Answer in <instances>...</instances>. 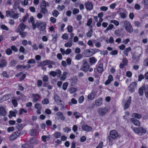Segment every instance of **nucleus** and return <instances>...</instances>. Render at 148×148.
Masks as SVG:
<instances>
[{
    "label": "nucleus",
    "instance_id": "f257e3e1",
    "mask_svg": "<svg viewBox=\"0 0 148 148\" xmlns=\"http://www.w3.org/2000/svg\"><path fill=\"white\" fill-rule=\"evenodd\" d=\"M119 136V135L116 130H111L107 139L109 144L112 145L113 144V140L117 139Z\"/></svg>",
    "mask_w": 148,
    "mask_h": 148
},
{
    "label": "nucleus",
    "instance_id": "f03ea898",
    "mask_svg": "<svg viewBox=\"0 0 148 148\" xmlns=\"http://www.w3.org/2000/svg\"><path fill=\"white\" fill-rule=\"evenodd\" d=\"M134 132L139 136H143L146 133V129L143 127H131Z\"/></svg>",
    "mask_w": 148,
    "mask_h": 148
},
{
    "label": "nucleus",
    "instance_id": "7ed1b4c3",
    "mask_svg": "<svg viewBox=\"0 0 148 148\" xmlns=\"http://www.w3.org/2000/svg\"><path fill=\"white\" fill-rule=\"evenodd\" d=\"M145 93L146 97L148 98V86L145 85L140 88L138 90L139 94L140 95H143L144 92Z\"/></svg>",
    "mask_w": 148,
    "mask_h": 148
},
{
    "label": "nucleus",
    "instance_id": "20e7f679",
    "mask_svg": "<svg viewBox=\"0 0 148 148\" xmlns=\"http://www.w3.org/2000/svg\"><path fill=\"white\" fill-rule=\"evenodd\" d=\"M36 28L37 27L40 30H43L46 27V23L44 22L38 21L36 22Z\"/></svg>",
    "mask_w": 148,
    "mask_h": 148
},
{
    "label": "nucleus",
    "instance_id": "39448f33",
    "mask_svg": "<svg viewBox=\"0 0 148 148\" xmlns=\"http://www.w3.org/2000/svg\"><path fill=\"white\" fill-rule=\"evenodd\" d=\"M125 30L130 33L133 32V29L130 22L127 21H125L123 22Z\"/></svg>",
    "mask_w": 148,
    "mask_h": 148
},
{
    "label": "nucleus",
    "instance_id": "423d86ee",
    "mask_svg": "<svg viewBox=\"0 0 148 148\" xmlns=\"http://www.w3.org/2000/svg\"><path fill=\"white\" fill-rule=\"evenodd\" d=\"M54 99L55 102L58 104L60 105L62 108L64 107V103L60 99L58 96L55 95L54 96Z\"/></svg>",
    "mask_w": 148,
    "mask_h": 148
},
{
    "label": "nucleus",
    "instance_id": "0eeeda50",
    "mask_svg": "<svg viewBox=\"0 0 148 148\" xmlns=\"http://www.w3.org/2000/svg\"><path fill=\"white\" fill-rule=\"evenodd\" d=\"M108 111V108L106 107L100 108L97 110L99 114L101 116L104 115Z\"/></svg>",
    "mask_w": 148,
    "mask_h": 148
},
{
    "label": "nucleus",
    "instance_id": "6e6552de",
    "mask_svg": "<svg viewBox=\"0 0 148 148\" xmlns=\"http://www.w3.org/2000/svg\"><path fill=\"white\" fill-rule=\"evenodd\" d=\"M95 53L93 49H86L84 51V55L86 57H89L93 55Z\"/></svg>",
    "mask_w": 148,
    "mask_h": 148
},
{
    "label": "nucleus",
    "instance_id": "1a4fd4ad",
    "mask_svg": "<svg viewBox=\"0 0 148 148\" xmlns=\"http://www.w3.org/2000/svg\"><path fill=\"white\" fill-rule=\"evenodd\" d=\"M26 26L23 23H21L16 29V32L19 33L22 32L26 28Z\"/></svg>",
    "mask_w": 148,
    "mask_h": 148
},
{
    "label": "nucleus",
    "instance_id": "9d476101",
    "mask_svg": "<svg viewBox=\"0 0 148 148\" xmlns=\"http://www.w3.org/2000/svg\"><path fill=\"white\" fill-rule=\"evenodd\" d=\"M137 84L135 82H132L129 87V90L131 92H134L135 89L136 88Z\"/></svg>",
    "mask_w": 148,
    "mask_h": 148
},
{
    "label": "nucleus",
    "instance_id": "9b49d317",
    "mask_svg": "<svg viewBox=\"0 0 148 148\" xmlns=\"http://www.w3.org/2000/svg\"><path fill=\"white\" fill-rule=\"evenodd\" d=\"M53 62L48 60L40 62L39 64L40 66H44L49 64H54Z\"/></svg>",
    "mask_w": 148,
    "mask_h": 148
},
{
    "label": "nucleus",
    "instance_id": "f8f14e48",
    "mask_svg": "<svg viewBox=\"0 0 148 148\" xmlns=\"http://www.w3.org/2000/svg\"><path fill=\"white\" fill-rule=\"evenodd\" d=\"M86 9L89 11L92 10L93 8V5L92 3L89 2H86L84 4Z\"/></svg>",
    "mask_w": 148,
    "mask_h": 148
},
{
    "label": "nucleus",
    "instance_id": "ddd939ff",
    "mask_svg": "<svg viewBox=\"0 0 148 148\" xmlns=\"http://www.w3.org/2000/svg\"><path fill=\"white\" fill-rule=\"evenodd\" d=\"M131 122L135 126L139 127L140 125V121L134 118H131L130 119Z\"/></svg>",
    "mask_w": 148,
    "mask_h": 148
},
{
    "label": "nucleus",
    "instance_id": "4468645a",
    "mask_svg": "<svg viewBox=\"0 0 148 148\" xmlns=\"http://www.w3.org/2000/svg\"><path fill=\"white\" fill-rule=\"evenodd\" d=\"M28 22H31L32 24V28L34 30L36 29V23H35L34 18L33 16H31L28 19Z\"/></svg>",
    "mask_w": 148,
    "mask_h": 148
},
{
    "label": "nucleus",
    "instance_id": "2eb2a0df",
    "mask_svg": "<svg viewBox=\"0 0 148 148\" xmlns=\"http://www.w3.org/2000/svg\"><path fill=\"white\" fill-rule=\"evenodd\" d=\"M122 63H121L119 65V67L121 68H123L125 66L127 65L128 60L126 58H124L122 60Z\"/></svg>",
    "mask_w": 148,
    "mask_h": 148
},
{
    "label": "nucleus",
    "instance_id": "dca6fc26",
    "mask_svg": "<svg viewBox=\"0 0 148 148\" xmlns=\"http://www.w3.org/2000/svg\"><path fill=\"white\" fill-rule=\"evenodd\" d=\"M82 128L83 130L86 131H89L91 130L92 128L86 124H84L82 126Z\"/></svg>",
    "mask_w": 148,
    "mask_h": 148
},
{
    "label": "nucleus",
    "instance_id": "f3484780",
    "mask_svg": "<svg viewBox=\"0 0 148 148\" xmlns=\"http://www.w3.org/2000/svg\"><path fill=\"white\" fill-rule=\"evenodd\" d=\"M7 64V61L4 59L0 60V67L3 68L6 66Z\"/></svg>",
    "mask_w": 148,
    "mask_h": 148
},
{
    "label": "nucleus",
    "instance_id": "a211bd4d",
    "mask_svg": "<svg viewBox=\"0 0 148 148\" xmlns=\"http://www.w3.org/2000/svg\"><path fill=\"white\" fill-rule=\"evenodd\" d=\"M89 62L91 65L94 64L97 61L96 59L94 57H92L89 58Z\"/></svg>",
    "mask_w": 148,
    "mask_h": 148
},
{
    "label": "nucleus",
    "instance_id": "6ab92c4d",
    "mask_svg": "<svg viewBox=\"0 0 148 148\" xmlns=\"http://www.w3.org/2000/svg\"><path fill=\"white\" fill-rule=\"evenodd\" d=\"M0 114L1 116H5L6 114V112L5 108L2 106L0 107Z\"/></svg>",
    "mask_w": 148,
    "mask_h": 148
},
{
    "label": "nucleus",
    "instance_id": "aec40b11",
    "mask_svg": "<svg viewBox=\"0 0 148 148\" xmlns=\"http://www.w3.org/2000/svg\"><path fill=\"white\" fill-rule=\"evenodd\" d=\"M49 3L46 2L45 0H42L40 4V8L46 7V6H49Z\"/></svg>",
    "mask_w": 148,
    "mask_h": 148
},
{
    "label": "nucleus",
    "instance_id": "412c9836",
    "mask_svg": "<svg viewBox=\"0 0 148 148\" xmlns=\"http://www.w3.org/2000/svg\"><path fill=\"white\" fill-rule=\"evenodd\" d=\"M131 98L130 97L124 105V108L127 109L131 103Z\"/></svg>",
    "mask_w": 148,
    "mask_h": 148
},
{
    "label": "nucleus",
    "instance_id": "4be33fe9",
    "mask_svg": "<svg viewBox=\"0 0 148 148\" xmlns=\"http://www.w3.org/2000/svg\"><path fill=\"white\" fill-rule=\"evenodd\" d=\"M102 103V99L101 98H98L95 101V103L97 106L101 105Z\"/></svg>",
    "mask_w": 148,
    "mask_h": 148
},
{
    "label": "nucleus",
    "instance_id": "5701e85b",
    "mask_svg": "<svg viewBox=\"0 0 148 148\" xmlns=\"http://www.w3.org/2000/svg\"><path fill=\"white\" fill-rule=\"evenodd\" d=\"M97 70L98 72L101 73L103 70V65L102 64H100L97 67Z\"/></svg>",
    "mask_w": 148,
    "mask_h": 148
},
{
    "label": "nucleus",
    "instance_id": "b1692460",
    "mask_svg": "<svg viewBox=\"0 0 148 148\" xmlns=\"http://www.w3.org/2000/svg\"><path fill=\"white\" fill-rule=\"evenodd\" d=\"M89 66L88 64H83L82 68V71H87L88 70Z\"/></svg>",
    "mask_w": 148,
    "mask_h": 148
},
{
    "label": "nucleus",
    "instance_id": "393cba45",
    "mask_svg": "<svg viewBox=\"0 0 148 148\" xmlns=\"http://www.w3.org/2000/svg\"><path fill=\"white\" fill-rule=\"evenodd\" d=\"M132 117L138 119H140L142 117V116L140 114L135 113H133L132 114Z\"/></svg>",
    "mask_w": 148,
    "mask_h": 148
},
{
    "label": "nucleus",
    "instance_id": "a878e982",
    "mask_svg": "<svg viewBox=\"0 0 148 148\" xmlns=\"http://www.w3.org/2000/svg\"><path fill=\"white\" fill-rule=\"evenodd\" d=\"M131 50V48L130 47H129L125 49L123 52V53L126 56H128V53L130 52Z\"/></svg>",
    "mask_w": 148,
    "mask_h": 148
},
{
    "label": "nucleus",
    "instance_id": "bb28decb",
    "mask_svg": "<svg viewBox=\"0 0 148 148\" xmlns=\"http://www.w3.org/2000/svg\"><path fill=\"white\" fill-rule=\"evenodd\" d=\"M95 93L94 92H92L88 95V98L90 100H92L95 98Z\"/></svg>",
    "mask_w": 148,
    "mask_h": 148
},
{
    "label": "nucleus",
    "instance_id": "cd10ccee",
    "mask_svg": "<svg viewBox=\"0 0 148 148\" xmlns=\"http://www.w3.org/2000/svg\"><path fill=\"white\" fill-rule=\"evenodd\" d=\"M91 27L89 31L86 33V36L88 37H91L92 34L93 29H92V26H90Z\"/></svg>",
    "mask_w": 148,
    "mask_h": 148
},
{
    "label": "nucleus",
    "instance_id": "c85d7f7f",
    "mask_svg": "<svg viewBox=\"0 0 148 148\" xmlns=\"http://www.w3.org/2000/svg\"><path fill=\"white\" fill-rule=\"evenodd\" d=\"M72 40H70L69 42L65 44L64 46L66 47H70L72 46Z\"/></svg>",
    "mask_w": 148,
    "mask_h": 148
},
{
    "label": "nucleus",
    "instance_id": "c756f323",
    "mask_svg": "<svg viewBox=\"0 0 148 148\" xmlns=\"http://www.w3.org/2000/svg\"><path fill=\"white\" fill-rule=\"evenodd\" d=\"M40 12L44 14H46L48 13V10L46 7L40 8Z\"/></svg>",
    "mask_w": 148,
    "mask_h": 148
},
{
    "label": "nucleus",
    "instance_id": "7c9ffc66",
    "mask_svg": "<svg viewBox=\"0 0 148 148\" xmlns=\"http://www.w3.org/2000/svg\"><path fill=\"white\" fill-rule=\"evenodd\" d=\"M52 15L54 17L56 18L59 14V13L56 10H54L52 12Z\"/></svg>",
    "mask_w": 148,
    "mask_h": 148
},
{
    "label": "nucleus",
    "instance_id": "2f4dec72",
    "mask_svg": "<svg viewBox=\"0 0 148 148\" xmlns=\"http://www.w3.org/2000/svg\"><path fill=\"white\" fill-rule=\"evenodd\" d=\"M33 101L34 102H36L40 98V96L38 94H33Z\"/></svg>",
    "mask_w": 148,
    "mask_h": 148
},
{
    "label": "nucleus",
    "instance_id": "473e14b6",
    "mask_svg": "<svg viewBox=\"0 0 148 148\" xmlns=\"http://www.w3.org/2000/svg\"><path fill=\"white\" fill-rule=\"evenodd\" d=\"M17 62L15 60H12L9 63V65L11 66H14L17 64Z\"/></svg>",
    "mask_w": 148,
    "mask_h": 148
},
{
    "label": "nucleus",
    "instance_id": "72a5a7b5",
    "mask_svg": "<svg viewBox=\"0 0 148 148\" xmlns=\"http://www.w3.org/2000/svg\"><path fill=\"white\" fill-rule=\"evenodd\" d=\"M61 133L60 132H56L53 134L54 137L56 138H59L61 136Z\"/></svg>",
    "mask_w": 148,
    "mask_h": 148
},
{
    "label": "nucleus",
    "instance_id": "f704fd0d",
    "mask_svg": "<svg viewBox=\"0 0 148 148\" xmlns=\"http://www.w3.org/2000/svg\"><path fill=\"white\" fill-rule=\"evenodd\" d=\"M18 136V135L16 133H13L10 137V140H13L16 138Z\"/></svg>",
    "mask_w": 148,
    "mask_h": 148
},
{
    "label": "nucleus",
    "instance_id": "c9c22d12",
    "mask_svg": "<svg viewBox=\"0 0 148 148\" xmlns=\"http://www.w3.org/2000/svg\"><path fill=\"white\" fill-rule=\"evenodd\" d=\"M57 115L59 118L62 120H64L65 119V117L62 113L60 112H58L57 113Z\"/></svg>",
    "mask_w": 148,
    "mask_h": 148
},
{
    "label": "nucleus",
    "instance_id": "e433bc0d",
    "mask_svg": "<svg viewBox=\"0 0 148 148\" xmlns=\"http://www.w3.org/2000/svg\"><path fill=\"white\" fill-rule=\"evenodd\" d=\"M77 103V101L74 98H72L71 100V102H70L69 103V104L71 105L72 104H75Z\"/></svg>",
    "mask_w": 148,
    "mask_h": 148
},
{
    "label": "nucleus",
    "instance_id": "4c0bfd02",
    "mask_svg": "<svg viewBox=\"0 0 148 148\" xmlns=\"http://www.w3.org/2000/svg\"><path fill=\"white\" fill-rule=\"evenodd\" d=\"M77 91V89L76 88L72 87L69 90V91L70 93H73Z\"/></svg>",
    "mask_w": 148,
    "mask_h": 148
},
{
    "label": "nucleus",
    "instance_id": "58836bf2",
    "mask_svg": "<svg viewBox=\"0 0 148 148\" xmlns=\"http://www.w3.org/2000/svg\"><path fill=\"white\" fill-rule=\"evenodd\" d=\"M64 8V5H58L57 9L59 11H62L63 10Z\"/></svg>",
    "mask_w": 148,
    "mask_h": 148
},
{
    "label": "nucleus",
    "instance_id": "ea45409f",
    "mask_svg": "<svg viewBox=\"0 0 148 148\" xmlns=\"http://www.w3.org/2000/svg\"><path fill=\"white\" fill-rule=\"evenodd\" d=\"M29 15L28 14H26L23 17L22 19L23 22L24 23L27 20V18L29 17Z\"/></svg>",
    "mask_w": 148,
    "mask_h": 148
},
{
    "label": "nucleus",
    "instance_id": "a19ab883",
    "mask_svg": "<svg viewBox=\"0 0 148 148\" xmlns=\"http://www.w3.org/2000/svg\"><path fill=\"white\" fill-rule=\"evenodd\" d=\"M61 73V71L60 70H57L56 72L51 71L49 74H60Z\"/></svg>",
    "mask_w": 148,
    "mask_h": 148
},
{
    "label": "nucleus",
    "instance_id": "79ce46f5",
    "mask_svg": "<svg viewBox=\"0 0 148 148\" xmlns=\"http://www.w3.org/2000/svg\"><path fill=\"white\" fill-rule=\"evenodd\" d=\"M12 116H16L15 112L10 111V114L9 115V117L10 118H12Z\"/></svg>",
    "mask_w": 148,
    "mask_h": 148
},
{
    "label": "nucleus",
    "instance_id": "37998d69",
    "mask_svg": "<svg viewBox=\"0 0 148 148\" xmlns=\"http://www.w3.org/2000/svg\"><path fill=\"white\" fill-rule=\"evenodd\" d=\"M34 66L33 65H31L29 64H27L26 65H23V69H29L31 66Z\"/></svg>",
    "mask_w": 148,
    "mask_h": 148
},
{
    "label": "nucleus",
    "instance_id": "c03bdc74",
    "mask_svg": "<svg viewBox=\"0 0 148 148\" xmlns=\"http://www.w3.org/2000/svg\"><path fill=\"white\" fill-rule=\"evenodd\" d=\"M113 27L114 25H113L112 24H110L107 28L105 32H106V31H108V30H111L113 28Z\"/></svg>",
    "mask_w": 148,
    "mask_h": 148
},
{
    "label": "nucleus",
    "instance_id": "a18cd8bd",
    "mask_svg": "<svg viewBox=\"0 0 148 148\" xmlns=\"http://www.w3.org/2000/svg\"><path fill=\"white\" fill-rule=\"evenodd\" d=\"M110 23H114L116 26H117L119 25V22L116 20H112L110 21Z\"/></svg>",
    "mask_w": 148,
    "mask_h": 148
},
{
    "label": "nucleus",
    "instance_id": "49530a36",
    "mask_svg": "<svg viewBox=\"0 0 148 148\" xmlns=\"http://www.w3.org/2000/svg\"><path fill=\"white\" fill-rule=\"evenodd\" d=\"M121 31L119 29L116 30L114 31V34L117 36H119L121 35Z\"/></svg>",
    "mask_w": 148,
    "mask_h": 148
},
{
    "label": "nucleus",
    "instance_id": "de8ad7c7",
    "mask_svg": "<svg viewBox=\"0 0 148 148\" xmlns=\"http://www.w3.org/2000/svg\"><path fill=\"white\" fill-rule=\"evenodd\" d=\"M120 16L123 18H125L127 17V14L125 13H119Z\"/></svg>",
    "mask_w": 148,
    "mask_h": 148
},
{
    "label": "nucleus",
    "instance_id": "09e8293b",
    "mask_svg": "<svg viewBox=\"0 0 148 148\" xmlns=\"http://www.w3.org/2000/svg\"><path fill=\"white\" fill-rule=\"evenodd\" d=\"M27 63L28 64H35L36 62L34 59H32L29 60L27 62Z\"/></svg>",
    "mask_w": 148,
    "mask_h": 148
},
{
    "label": "nucleus",
    "instance_id": "8fccbe9b",
    "mask_svg": "<svg viewBox=\"0 0 148 148\" xmlns=\"http://www.w3.org/2000/svg\"><path fill=\"white\" fill-rule=\"evenodd\" d=\"M19 16V14L17 13H15L14 15L11 16V17L13 18L14 19H17L18 18Z\"/></svg>",
    "mask_w": 148,
    "mask_h": 148
},
{
    "label": "nucleus",
    "instance_id": "3c124183",
    "mask_svg": "<svg viewBox=\"0 0 148 148\" xmlns=\"http://www.w3.org/2000/svg\"><path fill=\"white\" fill-rule=\"evenodd\" d=\"M82 57V56L79 54L77 55L75 57V59L77 60L81 59Z\"/></svg>",
    "mask_w": 148,
    "mask_h": 148
},
{
    "label": "nucleus",
    "instance_id": "603ef678",
    "mask_svg": "<svg viewBox=\"0 0 148 148\" xmlns=\"http://www.w3.org/2000/svg\"><path fill=\"white\" fill-rule=\"evenodd\" d=\"M68 83L67 82H65L64 83L63 85L62 88L64 90H66L68 87Z\"/></svg>",
    "mask_w": 148,
    "mask_h": 148
},
{
    "label": "nucleus",
    "instance_id": "864d4df0",
    "mask_svg": "<svg viewBox=\"0 0 148 148\" xmlns=\"http://www.w3.org/2000/svg\"><path fill=\"white\" fill-rule=\"evenodd\" d=\"M63 131L65 132L69 133L71 131V129L68 127H66L63 129Z\"/></svg>",
    "mask_w": 148,
    "mask_h": 148
},
{
    "label": "nucleus",
    "instance_id": "5fc2aeb1",
    "mask_svg": "<svg viewBox=\"0 0 148 148\" xmlns=\"http://www.w3.org/2000/svg\"><path fill=\"white\" fill-rule=\"evenodd\" d=\"M92 23V19L91 18H89L87 21V25L88 26H90V25L91 24V23Z\"/></svg>",
    "mask_w": 148,
    "mask_h": 148
},
{
    "label": "nucleus",
    "instance_id": "6e6d98bb",
    "mask_svg": "<svg viewBox=\"0 0 148 148\" xmlns=\"http://www.w3.org/2000/svg\"><path fill=\"white\" fill-rule=\"evenodd\" d=\"M62 38L64 40H67L68 38L67 34L66 33H64L63 34L62 36Z\"/></svg>",
    "mask_w": 148,
    "mask_h": 148
},
{
    "label": "nucleus",
    "instance_id": "4d7b16f0",
    "mask_svg": "<svg viewBox=\"0 0 148 148\" xmlns=\"http://www.w3.org/2000/svg\"><path fill=\"white\" fill-rule=\"evenodd\" d=\"M67 29L68 31L69 32H72L73 27L71 25H69L67 27Z\"/></svg>",
    "mask_w": 148,
    "mask_h": 148
},
{
    "label": "nucleus",
    "instance_id": "13d9d810",
    "mask_svg": "<svg viewBox=\"0 0 148 148\" xmlns=\"http://www.w3.org/2000/svg\"><path fill=\"white\" fill-rule=\"evenodd\" d=\"M108 8L106 6H102L100 8V10L101 11H106L108 10Z\"/></svg>",
    "mask_w": 148,
    "mask_h": 148
},
{
    "label": "nucleus",
    "instance_id": "bf43d9fd",
    "mask_svg": "<svg viewBox=\"0 0 148 148\" xmlns=\"http://www.w3.org/2000/svg\"><path fill=\"white\" fill-rule=\"evenodd\" d=\"M0 27L1 29L3 30H5L6 31L8 30V28L4 25H1L0 26Z\"/></svg>",
    "mask_w": 148,
    "mask_h": 148
},
{
    "label": "nucleus",
    "instance_id": "052dcab7",
    "mask_svg": "<svg viewBox=\"0 0 148 148\" xmlns=\"http://www.w3.org/2000/svg\"><path fill=\"white\" fill-rule=\"evenodd\" d=\"M19 34L21 36V37L23 38L25 37V36L27 34V32H19Z\"/></svg>",
    "mask_w": 148,
    "mask_h": 148
},
{
    "label": "nucleus",
    "instance_id": "680f3d73",
    "mask_svg": "<svg viewBox=\"0 0 148 148\" xmlns=\"http://www.w3.org/2000/svg\"><path fill=\"white\" fill-rule=\"evenodd\" d=\"M28 0H24L23 2L22 1L21 2L22 5L24 6L28 5Z\"/></svg>",
    "mask_w": 148,
    "mask_h": 148
},
{
    "label": "nucleus",
    "instance_id": "e2e57ef3",
    "mask_svg": "<svg viewBox=\"0 0 148 148\" xmlns=\"http://www.w3.org/2000/svg\"><path fill=\"white\" fill-rule=\"evenodd\" d=\"M84 100V97L83 96H81L79 98L78 100L79 102L81 103H82Z\"/></svg>",
    "mask_w": 148,
    "mask_h": 148
},
{
    "label": "nucleus",
    "instance_id": "0e129e2a",
    "mask_svg": "<svg viewBox=\"0 0 148 148\" xmlns=\"http://www.w3.org/2000/svg\"><path fill=\"white\" fill-rule=\"evenodd\" d=\"M5 52L8 55H10L12 53V51L10 49L8 48L6 50Z\"/></svg>",
    "mask_w": 148,
    "mask_h": 148
},
{
    "label": "nucleus",
    "instance_id": "69168bd1",
    "mask_svg": "<svg viewBox=\"0 0 148 148\" xmlns=\"http://www.w3.org/2000/svg\"><path fill=\"white\" fill-rule=\"evenodd\" d=\"M79 12V10L77 8H74L73 11V14H76L78 13Z\"/></svg>",
    "mask_w": 148,
    "mask_h": 148
},
{
    "label": "nucleus",
    "instance_id": "338daca9",
    "mask_svg": "<svg viewBox=\"0 0 148 148\" xmlns=\"http://www.w3.org/2000/svg\"><path fill=\"white\" fill-rule=\"evenodd\" d=\"M14 130V128L13 127H10L8 128L7 130L8 132H10L13 131Z\"/></svg>",
    "mask_w": 148,
    "mask_h": 148
},
{
    "label": "nucleus",
    "instance_id": "774afa93",
    "mask_svg": "<svg viewBox=\"0 0 148 148\" xmlns=\"http://www.w3.org/2000/svg\"><path fill=\"white\" fill-rule=\"evenodd\" d=\"M42 103L44 104H47L49 103V100L47 98L44 99L42 101Z\"/></svg>",
    "mask_w": 148,
    "mask_h": 148
}]
</instances>
